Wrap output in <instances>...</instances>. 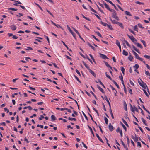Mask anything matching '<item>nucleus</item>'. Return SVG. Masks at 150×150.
<instances>
[{"label":"nucleus","mask_w":150,"mask_h":150,"mask_svg":"<svg viewBox=\"0 0 150 150\" xmlns=\"http://www.w3.org/2000/svg\"><path fill=\"white\" fill-rule=\"evenodd\" d=\"M138 83L142 88L145 87V86H146L147 85L146 83L143 82L141 80V81L138 80Z\"/></svg>","instance_id":"f257e3e1"},{"label":"nucleus","mask_w":150,"mask_h":150,"mask_svg":"<svg viewBox=\"0 0 150 150\" xmlns=\"http://www.w3.org/2000/svg\"><path fill=\"white\" fill-rule=\"evenodd\" d=\"M130 106L131 110L132 112H134L135 111H136L137 112H138V110L136 107L134 106V108L131 104H130Z\"/></svg>","instance_id":"f03ea898"},{"label":"nucleus","mask_w":150,"mask_h":150,"mask_svg":"<svg viewBox=\"0 0 150 150\" xmlns=\"http://www.w3.org/2000/svg\"><path fill=\"white\" fill-rule=\"evenodd\" d=\"M67 27L68 29V30L69 31V32L71 33L72 34L74 37L75 38V39H76V34L73 32L72 30H71L70 27L68 25H67Z\"/></svg>","instance_id":"7ed1b4c3"},{"label":"nucleus","mask_w":150,"mask_h":150,"mask_svg":"<svg viewBox=\"0 0 150 150\" xmlns=\"http://www.w3.org/2000/svg\"><path fill=\"white\" fill-rule=\"evenodd\" d=\"M112 16L117 20H119L118 17L116 16V11L115 12H114V13H113Z\"/></svg>","instance_id":"20e7f679"},{"label":"nucleus","mask_w":150,"mask_h":150,"mask_svg":"<svg viewBox=\"0 0 150 150\" xmlns=\"http://www.w3.org/2000/svg\"><path fill=\"white\" fill-rule=\"evenodd\" d=\"M99 54L100 57L104 59H108V58L105 55L101 53H100Z\"/></svg>","instance_id":"39448f33"},{"label":"nucleus","mask_w":150,"mask_h":150,"mask_svg":"<svg viewBox=\"0 0 150 150\" xmlns=\"http://www.w3.org/2000/svg\"><path fill=\"white\" fill-rule=\"evenodd\" d=\"M109 129L110 131H112L114 130L113 127L111 125L110 123L109 125Z\"/></svg>","instance_id":"423d86ee"},{"label":"nucleus","mask_w":150,"mask_h":150,"mask_svg":"<svg viewBox=\"0 0 150 150\" xmlns=\"http://www.w3.org/2000/svg\"><path fill=\"white\" fill-rule=\"evenodd\" d=\"M10 27L11 30L13 31L15 30L17 28L16 26L14 25H11L10 26Z\"/></svg>","instance_id":"0eeeda50"},{"label":"nucleus","mask_w":150,"mask_h":150,"mask_svg":"<svg viewBox=\"0 0 150 150\" xmlns=\"http://www.w3.org/2000/svg\"><path fill=\"white\" fill-rule=\"evenodd\" d=\"M136 58L137 59H139L140 61H142L143 60V59L141 58H140L138 54H136V55L135 56Z\"/></svg>","instance_id":"6e6552de"},{"label":"nucleus","mask_w":150,"mask_h":150,"mask_svg":"<svg viewBox=\"0 0 150 150\" xmlns=\"http://www.w3.org/2000/svg\"><path fill=\"white\" fill-rule=\"evenodd\" d=\"M98 81H95V82L96 83H98V82L102 86H103V87L104 88H105V86H104V84L102 83V82H101V81H100V80L99 79H98Z\"/></svg>","instance_id":"1a4fd4ad"},{"label":"nucleus","mask_w":150,"mask_h":150,"mask_svg":"<svg viewBox=\"0 0 150 150\" xmlns=\"http://www.w3.org/2000/svg\"><path fill=\"white\" fill-rule=\"evenodd\" d=\"M88 70L89 71V72L92 74V75L95 77H96V75L95 73L91 69H89Z\"/></svg>","instance_id":"9d476101"},{"label":"nucleus","mask_w":150,"mask_h":150,"mask_svg":"<svg viewBox=\"0 0 150 150\" xmlns=\"http://www.w3.org/2000/svg\"><path fill=\"white\" fill-rule=\"evenodd\" d=\"M110 19L111 21H112V22L114 24H117L119 23L117 21L115 20H112L111 17H110Z\"/></svg>","instance_id":"9b49d317"},{"label":"nucleus","mask_w":150,"mask_h":150,"mask_svg":"<svg viewBox=\"0 0 150 150\" xmlns=\"http://www.w3.org/2000/svg\"><path fill=\"white\" fill-rule=\"evenodd\" d=\"M104 98H105V100L107 101V102L108 103V104H109V107H110V108H111V105H110V103L109 102V100H108V98L107 97L105 96V97H104Z\"/></svg>","instance_id":"f8f14e48"},{"label":"nucleus","mask_w":150,"mask_h":150,"mask_svg":"<svg viewBox=\"0 0 150 150\" xmlns=\"http://www.w3.org/2000/svg\"><path fill=\"white\" fill-rule=\"evenodd\" d=\"M130 39L134 43L136 42L137 41V40L135 39L132 35V37L130 38Z\"/></svg>","instance_id":"ddd939ff"},{"label":"nucleus","mask_w":150,"mask_h":150,"mask_svg":"<svg viewBox=\"0 0 150 150\" xmlns=\"http://www.w3.org/2000/svg\"><path fill=\"white\" fill-rule=\"evenodd\" d=\"M104 62L105 64L108 67L110 68L112 70V67L108 64L107 62L105 61H104Z\"/></svg>","instance_id":"4468645a"},{"label":"nucleus","mask_w":150,"mask_h":150,"mask_svg":"<svg viewBox=\"0 0 150 150\" xmlns=\"http://www.w3.org/2000/svg\"><path fill=\"white\" fill-rule=\"evenodd\" d=\"M135 44L138 47L141 48V49H142L143 48V47L141 45V44H140V43H137V42H136Z\"/></svg>","instance_id":"2eb2a0df"},{"label":"nucleus","mask_w":150,"mask_h":150,"mask_svg":"<svg viewBox=\"0 0 150 150\" xmlns=\"http://www.w3.org/2000/svg\"><path fill=\"white\" fill-rule=\"evenodd\" d=\"M87 44L94 51L95 50V48L93 46H92L89 42H87Z\"/></svg>","instance_id":"dca6fc26"},{"label":"nucleus","mask_w":150,"mask_h":150,"mask_svg":"<svg viewBox=\"0 0 150 150\" xmlns=\"http://www.w3.org/2000/svg\"><path fill=\"white\" fill-rule=\"evenodd\" d=\"M51 118L52 119V121H53L56 120V118L54 115H52L51 116Z\"/></svg>","instance_id":"f3484780"},{"label":"nucleus","mask_w":150,"mask_h":150,"mask_svg":"<svg viewBox=\"0 0 150 150\" xmlns=\"http://www.w3.org/2000/svg\"><path fill=\"white\" fill-rule=\"evenodd\" d=\"M97 88L102 92V93H104V91L103 89L101 87H100L98 85H97Z\"/></svg>","instance_id":"a211bd4d"},{"label":"nucleus","mask_w":150,"mask_h":150,"mask_svg":"<svg viewBox=\"0 0 150 150\" xmlns=\"http://www.w3.org/2000/svg\"><path fill=\"white\" fill-rule=\"evenodd\" d=\"M132 47L133 48L134 50L136 51L138 53H140V52L139 50V49L137 48L134 46L133 45H132Z\"/></svg>","instance_id":"6ab92c4d"},{"label":"nucleus","mask_w":150,"mask_h":150,"mask_svg":"<svg viewBox=\"0 0 150 150\" xmlns=\"http://www.w3.org/2000/svg\"><path fill=\"white\" fill-rule=\"evenodd\" d=\"M124 106L125 110V111L127 110V104L125 101L124 102Z\"/></svg>","instance_id":"aec40b11"},{"label":"nucleus","mask_w":150,"mask_h":150,"mask_svg":"<svg viewBox=\"0 0 150 150\" xmlns=\"http://www.w3.org/2000/svg\"><path fill=\"white\" fill-rule=\"evenodd\" d=\"M88 128L91 131V133L92 134L93 136V137H94L95 135H94V133H93V131L92 130V128L90 126H89L88 125Z\"/></svg>","instance_id":"412c9836"},{"label":"nucleus","mask_w":150,"mask_h":150,"mask_svg":"<svg viewBox=\"0 0 150 150\" xmlns=\"http://www.w3.org/2000/svg\"><path fill=\"white\" fill-rule=\"evenodd\" d=\"M15 3L14 4V5L16 6H18V4H21L22 3L20 1H15Z\"/></svg>","instance_id":"4be33fe9"},{"label":"nucleus","mask_w":150,"mask_h":150,"mask_svg":"<svg viewBox=\"0 0 150 150\" xmlns=\"http://www.w3.org/2000/svg\"><path fill=\"white\" fill-rule=\"evenodd\" d=\"M100 23L104 26H107L108 24L107 23H104L102 21H100Z\"/></svg>","instance_id":"5701e85b"},{"label":"nucleus","mask_w":150,"mask_h":150,"mask_svg":"<svg viewBox=\"0 0 150 150\" xmlns=\"http://www.w3.org/2000/svg\"><path fill=\"white\" fill-rule=\"evenodd\" d=\"M123 54L125 56H127L128 55V52L124 50H123Z\"/></svg>","instance_id":"b1692460"},{"label":"nucleus","mask_w":150,"mask_h":150,"mask_svg":"<svg viewBox=\"0 0 150 150\" xmlns=\"http://www.w3.org/2000/svg\"><path fill=\"white\" fill-rule=\"evenodd\" d=\"M83 63L84 65L85 66V67L88 70L90 69L89 67L88 66L87 64L84 61H83Z\"/></svg>","instance_id":"393cba45"},{"label":"nucleus","mask_w":150,"mask_h":150,"mask_svg":"<svg viewBox=\"0 0 150 150\" xmlns=\"http://www.w3.org/2000/svg\"><path fill=\"white\" fill-rule=\"evenodd\" d=\"M122 120L123 122L128 127H129L128 124H127V122L124 120L123 118H122Z\"/></svg>","instance_id":"a878e982"},{"label":"nucleus","mask_w":150,"mask_h":150,"mask_svg":"<svg viewBox=\"0 0 150 150\" xmlns=\"http://www.w3.org/2000/svg\"><path fill=\"white\" fill-rule=\"evenodd\" d=\"M125 14L126 15L130 16H132V15H131L130 14V12L129 11H125Z\"/></svg>","instance_id":"bb28decb"},{"label":"nucleus","mask_w":150,"mask_h":150,"mask_svg":"<svg viewBox=\"0 0 150 150\" xmlns=\"http://www.w3.org/2000/svg\"><path fill=\"white\" fill-rule=\"evenodd\" d=\"M124 41L125 42L127 45L129 47H131V46L129 44V43L127 42V41L125 39H124Z\"/></svg>","instance_id":"cd10ccee"},{"label":"nucleus","mask_w":150,"mask_h":150,"mask_svg":"<svg viewBox=\"0 0 150 150\" xmlns=\"http://www.w3.org/2000/svg\"><path fill=\"white\" fill-rule=\"evenodd\" d=\"M112 82H113L114 83L116 86L118 88H120V87L118 85L117 83L114 80L112 81Z\"/></svg>","instance_id":"c85d7f7f"},{"label":"nucleus","mask_w":150,"mask_h":150,"mask_svg":"<svg viewBox=\"0 0 150 150\" xmlns=\"http://www.w3.org/2000/svg\"><path fill=\"white\" fill-rule=\"evenodd\" d=\"M107 26L108 27V28L109 29H110L111 30H113V28L112 27V26H111V25H109V24H108Z\"/></svg>","instance_id":"c756f323"},{"label":"nucleus","mask_w":150,"mask_h":150,"mask_svg":"<svg viewBox=\"0 0 150 150\" xmlns=\"http://www.w3.org/2000/svg\"><path fill=\"white\" fill-rule=\"evenodd\" d=\"M140 41L143 44V45H144V46L145 47H146V44L145 42L144 41L142 40H141Z\"/></svg>","instance_id":"7c9ffc66"},{"label":"nucleus","mask_w":150,"mask_h":150,"mask_svg":"<svg viewBox=\"0 0 150 150\" xmlns=\"http://www.w3.org/2000/svg\"><path fill=\"white\" fill-rule=\"evenodd\" d=\"M117 24L119 26H120L122 29L124 28V27L122 23L119 22Z\"/></svg>","instance_id":"2f4dec72"},{"label":"nucleus","mask_w":150,"mask_h":150,"mask_svg":"<svg viewBox=\"0 0 150 150\" xmlns=\"http://www.w3.org/2000/svg\"><path fill=\"white\" fill-rule=\"evenodd\" d=\"M110 114L111 115V117H112V118L113 119H114V116H113V115L112 112V110H111V108H110Z\"/></svg>","instance_id":"473e14b6"},{"label":"nucleus","mask_w":150,"mask_h":150,"mask_svg":"<svg viewBox=\"0 0 150 150\" xmlns=\"http://www.w3.org/2000/svg\"><path fill=\"white\" fill-rule=\"evenodd\" d=\"M68 119L69 120H73L75 121H76V119L75 118H71V117H69L68 118Z\"/></svg>","instance_id":"72a5a7b5"},{"label":"nucleus","mask_w":150,"mask_h":150,"mask_svg":"<svg viewBox=\"0 0 150 150\" xmlns=\"http://www.w3.org/2000/svg\"><path fill=\"white\" fill-rule=\"evenodd\" d=\"M104 120L106 124L107 125L108 123V119L105 117H104Z\"/></svg>","instance_id":"f704fd0d"},{"label":"nucleus","mask_w":150,"mask_h":150,"mask_svg":"<svg viewBox=\"0 0 150 150\" xmlns=\"http://www.w3.org/2000/svg\"><path fill=\"white\" fill-rule=\"evenodd\" d=\"M134 30L138 32L137 26V25L135 26L134 28Z\"/></svg>","instance_id":"c9c22d12"},{"label":"nucleus","mask_w":150,"mask_h":150,"mask_svg":"<svg viewBox=\"0 0 150 150\" xmlns=\"http://www.w3.org/2000/svg\"><path fill=\"white\" fill-rule=\"evenodd\" d=\"M120 123L121 124V125H122L124 129L126 131L127 128L121 122H120Z\"/></svg>","instance_id":"e433bc0d"},{"label":"nucleus","mask_w":150,"mask_h":150,"mask_svg":"<svg viewBox=\"0 0 150 150\" xmlns=\"http://www.w3.org/2000/svg\"><path fill=\"white\" fill-rule=\"evenodd\" d=\"M95 32L96 33L98 36H99L102 38V36L101 34L100 33L98 32L95 31Z\"/></svg>","instance_id":"4c0bfd02"},{"label":"nucleus","mask_w":150,"mask_h":150,"mask_svg":"<svg viewBox=\"0 0 150 150\" xmlns=\"http://www.w3.org/2000/svg\"><path fill=\"white\" fill-rule=\"evenodd\" d=\"M89 7L92 11L95 13H97V12L95 10L93 9L90 6H89Z\"/></svg>","instance_id":"58836bf2"},{"label":"nucleus","mask_w":150,"mask_h":150,"mask_svg":"<svg viewBox=\"0 0 150 150\" xmlns=\"http://www.w3.org/2000/svg\"><path fill=\"white\" fill-rule=\"evenodd\" d=\"M27 50H33V48L30 47H27V48L25 49Z\"/></svg>","instance_id":"ea45409f"},{"label":"nucleus","mask_w":150,"mask_h":150,"mask_svg":"<svg viewBox=\"0 0 150 150\" xmlns=\"http://www.w3.org/2000/svg\"><path fill=\"white\" fill-rule=\"evenodd\" d=\"M74 77L77 80V81L80 83H81V81L79 80V78L77 77L75 75H74Z\"/></svg>","instance_id":"a19ab883"},{"label":"nucleus","mask_w":150,"mask_h":150,"mask_svg":"<svg viewBox=\"0 0 150 150\" xmlns=\"http://www.w3.org/2000/svg\"><path fill=\"white\" fill-rule=\"evenodd\" d=\"M133 67L136 69H137L139 67V65L137 64H135L134 66H133Z\"/></svg>","instance_id":"79ce46f5"},{"label":"nucleus","mask_w":150,"mask_h":150,"mask_svg":"<svg viewBox=\"0 0 150 150\" xmlns=\"http://www.w3.org/2000/svg\"><path fill=\"white\" fill-rule=\"evenodd\" d=\"M138 109H140V110H141V113H142V114L143 115H144V112L143 111V110H142V109L141 108H140V107L139 106H138Z\"/></svg>","instance_id":"37998d69"},{"label":"nucleus","mask_w":150,"mask_h":150,"mask_svg":"<svg viewBox=\"0 0 150 150\" xmlns=\"http://www.w3.org/2000/svg\"><path fill=\"white\" fill-rule=\"evenodd\" d=\"M128 58L130 61H132V59H133V57L131 55H130L128 57Z\"/></svg>","instance_id":"c03bdc74"},{"label":"nucleus","mask_w":150,"mask_h":150,"mask_svg":"<svg viewBox=\"0 0 150 150\" xmlns=\"http://www.w3.org/2000/svg\"><path fill=\"white\" fill-rule=\"evenodd\" d=\"M105 138L106 141V142H107L106 143H107V144H108V145L109 147H111L110 144L108 142V140L107 139V138L105 137Z\"/></svg>","instance_id":"a18cd8bd"},{"label":"nucleus","mask_w":150,"mask_h":150,"mask_svg":"<svg viewBox=\"0 0 150 150\" xmlns=\"http://www.w3.org/2000/svg\"><path fill=\"white\" fill-rule=\"evenodd\" d=\"M144 57L148 59H150V56L147 55H145L144 56Z\"/></svg>","instance_id":"49530a36"},{"label":"nucleus","mask_w":150,"mask_h":150,"mask_svg":"<svg viewBox=\"0 0 150 150\" xmlns=\"http://www.w3.org/2000/svg\"><path fill=\"white\" fill-rule=\"evenodd\" d=\"M125 70V69L124 67H121V71H122L123 74H125V73H124Z\"/></svg>","instance_id":"de8ad7c7"},{"label":"nucleus","mask_w":150,"mask_h":150,"mask_svg":"<svg viewBox=\"0 0 150 150\" xmlns=\"http://www.w3.org/2000/svg\"><path fill=\"white\" fill-rule=\"evenodd\" d=\"M138 26L140 28H142V29H144V27H143L142 25L140 23H139L138 24Z\"/></svg>","instance_id":"09e8293b"},{"label":"nucleus","mask_w":150,"mask_h":150,"mask_svg":"<svg viewBox=\"0 0 150 150\" xmlns=\"http://www.w3.org/2000/svg\"><path fill=\"white\" fill-rule=\"evenodd\" d=\"M8 9L9 10H12V11H17V9H15L13 8H9Z\"/></svg>","instance_id":"8fccbe9b"},{"label":"nucleus","mask_w":150,"mask_h":150,"mask_svg":"<svg viewBox=\"0 0 150 150\" xmlns=\"http://www.w3.org/2000/svg\"><path fill=\"white\" fill-rule=\"evenodd\" d=\"M44 37L46 39H47V40L48 42L49 43H50V41H49V39L48 37L46 35H44Z\"/></svg>","instance_id":"3c124183"},{"label":"nucleus","mask_w":150,"mask_h":150,"mask_svg":"<svg viewBox=\"0 0 150 150\" xmlns=\"http://www.w3.org/2000/svg\"><path fill=\"white\" fill-rule=\"evenodd\" d=\"M143 91L144 93H145V94L146 96L148 97H149V96L148 94H147L146 91L144 89H143Z\"/></svg>","instance_id":"603ef678"},{"label":"nucleus","mask_w":150,"mask_h":150,"mask_svg":"<svg viewBox=\"0 0 150 150\" xmlns=\"http://www.w3.org/2000/svg\"><path fill=\"white\" fill-rule=\"evenodd\" d=\"M61 42H62L63 45L66 47V48L67 49H69V47H68L66 45L65 43L62 41Z\"/></svg>","instance_id":"864d4df0"},{"label":"nucleus","mask_w":150,"mask_h":150,"mask_svg":"<svg viewBox=\"0 0 150 150\" xmlns=\"http://www.w3.org/2000/svg\"><path fill=\"white\" fill-rule=\"evenodd\" d=\"M90 93H91L95 97V99L96 100H97V98L96 96L95 95V94L91 91H90Z\"/></svg>","instance_id":"5fc2aeb1"},{"label":"nucleus","mask_w":150,"mask_h":150,"mask_svg":"<svg viewBox=\"0 0 150 150\" xmlns=\"http://www.w3.org/2000/svg\"><path fill=\"white\" fill-rule=\"evenodd\" d=\"M135 138L134 140L135 142H136L138 141V137H137V136L136 134H135Z\"/></svg>","instance_id":"6e6d98bb"},{"label":"nucleus","mask_w":150,"mask_h":150,"mask_svg":"<svg viewBox=\"0 0 150 150\" xmlns=\"http://www.w3.org/2000/svg\"><path fill=\"white\" fill-rule=\"evenodd\" d=\"M120 141H121V142L122 144V145H123L124 148L125 147H126L127 146H125V143H124V142H123V141L122 139H121L120 140Z\"/></svg>","instance_id":"4d7b16f0"},{"label":"nucleus","mask_w":150,"mask_h":150,"mask_svg":"<svg viewBox=\"0 0 150 150\" xmlns=\"http://www.w3.org/2000/svg\"><path fill=\"white\" fill-rule=\"evenodd\" d=\"M35 4L37 5V6L38 7H39V8L41 10V11H43V10L42 9V8L41 7V6L38 4H37V3H35Z\"/></svg>","instance_id":"13d9d810"},{"label":"nucleus","mask_w":150,"mask_h":150,"mask_svg":"<svg viewBox=\"0 0 150 150\" xmlns=\"http://www.w3.org/2000/svg\"><path fill=\"white\" fill-rule=\"evenodd\" d=\"M46 10L48 13L51 15L53 17H54L53 14L48 10L46 9Z\"/></svg>","instance_id":"bf43d9fd"},{"label":"nucleus","mask_w":150,"mask_h":150,"mask_svg":"<svg viewBox=\"0 0 150 150\" xmlns=\"http://www.w3.org/2000/svg\"><path fill=\"white\" fill-rule=\"evenodd\" d=\"M145 74L147 75H148L149 76H150V73H149V72L148 71H146L145 70Z\"/></svg>","instance_id":"052dcab7"},{"label":"nucleus","mask_w":150,"mask_h":150,"mask_svg":"<svg viewBox=\"0 0 150 150\" xmlns=\"http://www.w3.org/2000/svg\"><path fill=\"white\" fill-rule=\"evenodd\" d=\"M92 36L93 37V38H94L97 41H98V42H99L100 41L94 35H92Z\"/></svg>","instance_id":"680f3d73"},{"label":"nucleus","mask_w":150,"mask_h":150,"mask_svg":"<svg viewBox=\"0 0 150 150\" xmlns=\"http://www.w3.org/2000/svg\"><path fill=\"white\" fill-rule=\"evenodd\" d=\"M126 138L127 139V143L129 145V138L127 136Z\"/></svg>","instance_id":"e2e57ef3"},{"label":"nucleus","mask_w":150,"mask_h":150,"mask_svg":"<svg viewBox=\"0 0 150 150\" xmlns=\"http://www.w3.org/2000/svg\"><path fill=\"white\" fill-rule=\"evenodd\" d=\"M116 44L117 45H120V42H119V41L117 40H116Z\"/></svg>","instance_id":"0e129e2a"},{"label":"nucleus","mask_w":150,"mask_h":150,"mask_svg":"<svg viewBox=\"0 0 150 150\" xmlns=\"http://www.w3.org/2000/svg\"><path fill=\"white\" fill-rule=\"evenodd\" d=\"M120 131H121V130L120 129V128L118 127L116 130V132L117 133L120 132Z\"/></svg>","instance_id":"69168bd1"},{"label":"nucleus","mask_w":150,"mask_h":150,"mask_svg":"<svg viewBox=\"0 0 150 150\" xmlns=\"http://www.w3.org/2000/svg\"><path fill=\"white\" fill-rule=\"evenodd\" d=\"M4 111H7V113H8L9 112V110L6 108H4Z\"/></svg>","instance_id":"338daca9"},{"label":"nucleus","mask_w":150,"mask_h":150,"mask_svg":"<svg viewBox=\"0 0 150 150\" xmlns=\"http://www.w3.org/2000/svg\"><path fill=\"white\" fill-rule=\"evenodd\" d=\"M76 72L80 76H81V74L79 71L77 69L76 70Z\"/></svg>","instance_id":"774afa93"}]
</instances>
